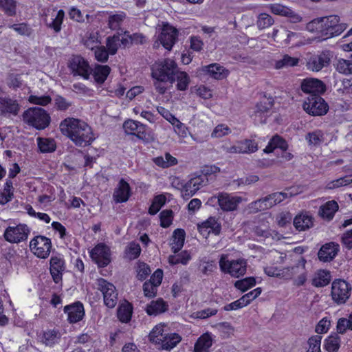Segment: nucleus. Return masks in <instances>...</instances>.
Here are the masks:
<instances>
[{"mask_svg": "<svg viewBox=\"0 0 352 352\" xmlns=\"http://www.w3.org/2000/svg\"><path fill=\"white\" fill-rule=\"evenodd\" d=\"M304 110L309 115L320 116L325 115L329 109V106L320 96H309L303 104Z\"/></svg>", "mask_w": 352, "mask_h": 352, "instance_id": "nucleus-8", "label": "nucleus"}, {"mask_svg": "<svg viewBox=\"0 0 352 352\" xmlns=\"http://www.w3.org/2000/svg\"><path fill=\"white\" fill-rule=\"evenodd\" d=\"M340 342L341 339L338 334H331L325 339L324 347L328 352H337Z\"/></svg>", "mask_w": 352, "mask_h": 352, "instance_id": "nucleus-40", "label": "nucleus"}, {"mask_svg": "<svg viewBox=\"0 0 352 352\" xmlns=\"http://www.w3.org/2000/svg\"><path fill=\"white\" fill-rule=\"evenodd\" d=\"M175 81H177L176 88L179 91H185L188 89L190 84V77L188 74L178 69L174 74Z\"/></svg>", "mask_w": 352, "mask_h": 352, "instance_id": "nucleus-38", "label": "nucleus"}, {"mask_svg": "<svg viewBox=\"0 0 352 352\" xmlns=\"http://www.w3.org/2000/svg\"><path fill=\"white\" fill-rule=\"evenodd\" d=\"M39 151L43 153H52L56 150V144L54 139L38 138L36 139Z\"/></svg>", "mask_w": 352, "mask_h": 352, "instance_id": "nucleus-39", "label": "nucleus"}, {"mask_svg": "<svg viewBox=\"0 0 352 352\" xmlns=\"http://www.w3.org/2000/svg\"><path fill=\"white\" fill-rule=\"evenodd\" d=\"M30 248L37 257L45 258L48 257L50 253L51 241L45 236H37L30 241Z\"/></svg>", "mask_w": 352, "mask_h": 352, "instance_id": "nucleus-11", "label": "nucleus"}, {"mask_svg": "<svg viewBox=\"0 0 352 352\" xmlns=\"http://www.w3.org/2000/svg\"><path fill=\"white\" fill-rule=\"evenodd\" d=\"M168 307L166 302L160 298L148 304L145 310L149 316H157L165 312L168 309Z\"/></svg>", "mask_w": 352, "mask_h": 352, "instance_id": "nucleus-28", "label": "nucleus"}, {"mask_svg": "<svg viewBox=\"0 0 352 352\" xmlns=\"http://www.w3.org/2000/svg\"><path fill=\"white\" fill-rule=\"evenodd\" d=\"M65 16V12L63 10H58L56 16L52 19V21L48 24L49 27L52 28L56 32H58L61 29V24Z\"/></svg>", "mask_w": 352, "mask_h": 352, "instance_id": "nucleus-60", "label": "nucleus"}, {"mask_svg": "<svg viewBox=\"0 0 352 352\" xmlns=\"http://www.w3.org/2000/svg\"><path fill=\"white\" fill-rule=\"evenodd\" d=\"M321 336H313L308 340L309 348L307 352H320Z\"/></svg>", "mask_w": 352, "mask_h": 352, "instance_id": "nucleus-57", "label": "nucleus"}, {"mask_svg": "<svg viewBox=\"0 0 352 352\" xmlns=\"http://www.w3.org/2000/svg\"><path fill=\"white\" fill-rule=\"evenodd\" d=\"M0 7L9 16L16 14V2L14 0H0Z\"/></svg>", "mask_w": 352, "mask_h": 352, "instance_id": "nucleus-59", "label": "nucleus"}, {"mask_svg": "<svg viewBox=\"0 0 352 352\" xmlns=\"http://www.w3.org/2000/svg\"><path fill=\"white\" fill-rule=\"evenodd\" d=\"M60 337L61 334L58 330H47L43 333L41 342L46 346H52L58 342Z\"/></svg>", "mask_w": 352, "mask_h": 352, "instance_id": "nucleus-34", "label": "nucleus"}, {"mask_svg": "<svg viewBox=\"0 0 352 352\" xmlns=\"http://www.w3.org/2000/svg\"><path fill=\"white\" fill-rule=\"evenodd\" d=\"M299 63V58L297 57H292L288 54H285L282 58L276 61L274 67L277 69L285 67H294Z\"/></svg>", "mask_w": 352, "mask_h": 352, "instance_id": "nucleus-42", "label": "nucleus"}, {"mask_svg": "<svg viewBox=\"0 0 352 352\" xmlns=\"http://www.w3.org/2000/svg\"><path fill=\"white\" fill-rule=\"evenodd\" d=\"M226 152L229 153H252L258 150V144L254 140L245 139L236 142L230 147H226Z\"/></svg>", "mask_w": 352, "mask_h": 352, "instance_id": "nucleus-21", "label": "nucleus"}, {"mask_svg": "<svg viewBox=\"0 0 352 352\" xmlns=\"http://www.w3.org/2000/svg\"><path fill=\"white\" fill-rule=\"evenodd\" d=\"M23 120L29 125L41 130L48 126L50 122V116L42 108L31 107L23 112Z\"/></svg>", "mask_w": 352, "mask_h": 352, "instance_id": "nucleus-4", "label": "nucleus"}, {"mask_svg": "<svg viewBox=\"0 0 352 352\" xmlns=\"http://www.w3.org/2000/svg\"><path fill=\"white\" fill-rule=\"evenodd\" d=\"M256 285V280L254 277H247L236 280L234 285L239 290L245 292L249 289L253 287Z\"/></svg>", "mask_w": 352, "mask_h": 352, "instance_id": "nucleus-48", "label": "nucleus"}, {"mask_svg": "<svg viewBox=\"0 0 352 352\" xmlns=\"http://www.w3.org/2000/svg\"><path fill=\"white\" fill-rule=\"evenodd\" d=\"M270 10L274 14L286 16H291L293 12L289 8L278 3L272 4L270 6Z\"/></svg>", "mask_w": 352, "mask_h": 352, "instance_id": "nucleus-54", "label": "nucleus"}, {"mask_svg": "<svg viewBox=\"0 0 352 352\" xmlns=\"http://www.w3.org/2000/svg\"><path fill=\"white\" fill-rule=\"evenodd\" d=\"M336 330L340 334L344 333L347 330L352 331V312L338 320Z\"/></svg>", "mask_w": 352, "mask_h": 352, "instance_id": "nucleus-44", "label": "nucleus"}, {"mask_svg": "<svg viewBox=\"0 0 352 352\" xmlns=\"http://www.w3.org/2000/svg\"><path fill=\"white\" fill-rule=\"evenodd\" d=\"M177 69V65L173 60L166 58L153 65L152 77L154 79L167 80L173 84L175 82L174 74Z\"/></svg>", "mask_w": 352, "mask_h": 352, "instance_id": "nucleus-5", "label": "nucleus"}, {"mask_svg": "<svg viewBox=\"0 0 352 352\" xmlns=\"http://www.w3.org/2000/svg\"><path fill=\"white\" fill-rule=\"evenodd\" d=\"M351 184H352V177L351 176H345L329 182L327 187L328 189H334Z\"/></svg>", "mask_w": 352, "mask_h": 352, "instance_id": "nucleus-55", "label": "nucleus"}, {"mask_svg": "<svg viewBox=\"0 0 352 352\" xmlns=\"http://www.w3.org/2000/svg\"><path fill=\"white\" fill-rule=\"evenodd\" d=\"M109 52L104 46H98L94 50L96 59L102 63L107 62L109 58Z\"/></svg>", "mask_w": 352, "mask_h": 352, "instance_id": "nucleus-63", "label": "nucleus"}, {"mask_svg": "<svg viewBox=\"0 0 352 352\" xmlns=\"http://www.w3.org/2000/svg\"><path fill=\"white\" fill-rule=\"evenodd\" d=\"M30 230L26 225L19 224L15 227H8L5 232L6 240L10 243H19L27 239Z\"/></svg>", "mask_w": 352, "mask_h": 352, "instance_id": "nucleus-15", "label": "nucleus"}, {"mask_svg": "<svg viewBox=\"0 0 352 352\" xmlns=\"http://www.w3.org/2000/svg\"><path fill=\"white\" fill-rule=\"evenodd\" d=\"M141 252L140 245L135 242H131L125 250L126 256L130 259H135L139 256Z\"/></svg>", "mask_w": 352, "mask_h": 352, "instance_id": "nucleus-52", "label": "nucleus"}, {"mask_svg": "<svg viewBox=\"0 0 352 352\" xmlns=\"http://www.w3.org/2000/svg\"><path fill=\"white\" fill-rule=\"evenodd\" d=\"M313 219L307 212L300 213L294 217L293 223L298 231H305L313 226Z\"/></svg>", "mask_w": 352, "mask_h": 352, "instance_id": "nucleus-26", "label": "nucleus"}, {"mask_svg": "<svg viewBox=\"0 0 352 352\" xmlns=\"http://www.w3.org/2000/svg\"><path fill=\"white\" fill-rule=\"evenodd\" d=\"M64 311L67 314V320L70 323L79 322L85 315L83 305L79 302L65 306Z\"/></svg>", "mask_w": 352, "mask_h": 352, "instance_id": "nucleus-23", "label": "nucleus"}, {"mask_svg": "<svg viewBox=\"0 0 352 352\" xmlns=\"http://www.w3.org/2000/svg\"><path fill=\"white\" fill-rule=\"evenodd\" d=\"M28 101L31 104L46 106L51 102L52 98L50 96L31 95L28 98Z\"/></svg>", "mask_w": 352, "mask_h": 352, "instance_id": "nucleus-61", "label": "nucleus"}, {"mask_svg": "<svg viewBox=\"0 0 352 352\" xmlns=\"http://www.w3.org/2000/svg\"><path fill=\"white\" fill-rule=\"evenodd\" d=\"M274 102L272 98H265L256 104L254 113L251 115L254 120L258 123H265L267 114L273 107Z\"/></svg>", "mask_w": 352, "mask_h": 352, "instance_id": "nucleus-20", "label": "nucleus"}, {"mask_svg": "<svg viewBox=\"0 0 352 352\" xmlns=\"http://www.w3.org/2000/svg\"><path fill=\"white\" fill-rule=\"evenodd\" d=\"M301 89L304 93L309 94L310 96H316L325 91L326 86L317 78H306L301 82Z\"/></svg>", "mask_w": 352, "mask_h": 352, "instance_id": "nucleus-19", "label": "nucleus"}, {"mask_svg": "<svg viewBox=\"0 0 352 352\" xmlns=\"http://www.w3.org/2000/svg\"><path fill=\"white\" fill-rule=\"evenodd\" d=\"M118 318L122 322H128L132 316V307L129 302H125L119 306L117 312Z\"/></svg>", "mask_w": 352, "mask_h": 352, "instance_id": "nucleus-43", "label": "nucleus"}, {"mask_svg": "<svg viewBox=\"0 0 352 352\" xmlns=\"http://www.w3.org/2000/svg\"><path fill=\"white\" fill-rule=\"evenodd\" d=\"M276 148H279L281 151H286L288 148L287 142L278 135H275L270 139L263 152L270 153Z\"/></svg>", "mask_w": 352, "mask_h": 352, "instance_id": "nucleus-32", "label": "nucleus"}, {"mask_svg": "<svg viewBox=\"0 0 352 352\" xmlns=\"http://www.w3.org/2000/svg\"><path fill=\"white\" fill-rule=\"evenodd\" d=\"M111 68L108 65H96L91 69L95 81L98 84H102L109 75Z\"/></svg>", "mask_w": 352, "mask_h": 352, "instance_id": "nucleus-33", "label": "nucleus"}, {"mask_svg": "<svg viewBox=\"0 0 352 352\" xmlns=\"http://www.w3.org/2000/svg\"><path fill=\"white\" fill-rule=\"evenodd\" d=\"M108 52L110 54H115L120 46L119 35H114L112 37H108L106 42Z\"/></svg>", "mask_w": 352, "mask_h": 352, "instance_id": "nucleus-56", "label": "nucleus"}, {"mask_svg": "<svg viewBox=\"0 0 352 352\" xmlns=\"http://www.w3.org/2000/svg\"><path fill=\"white\" fill-rule=\"evenodd\" d=\"M306 140L310 145H320L324 140V134L320 130H316L307 134Z\"/></svg>", "mask_w": 352, "mask_h": 352, "instance_id": "nucleus-50", "label": "nucleus"}, {"mask_svg": "<svg viewBox=\"0 0 352 352\" xmlns=\"http://www.w3.org/2000/svg\"><path fill=\"white\" fill-rule=\"evenodd\" d=\"M274 23L272 17L267 13H261L258 15L256 25L258 29L263 30L267 28Z\"/></svg>", "mask_w": 352, "mask_h": 352, "instance_id": "nucleus-53", "label": "nucleus"}, {"mask_svg": "<svg viewBox=\"0 0 352 352\" xmlns=\"http://www.w3.org/2000/svg\"><path fill=\"white\" fill-rule=\"evenodd\" d=\"M219 264L222 272L228 274L234 278L243 276L247 271L248 263L243 258L230 260L228 254H222Z\"/></svg>", "mask_w": 352, "mask_h": 352, "instance_id": "nucleus-3", "label": "nucleus"}, {"mask_svg": "<svg viewBox=\"0 0 352 352\" xmlns=\"http://www.w3.org/2000/svg\"><path fill=\"white\" fill-rule=\"evenodd\" d=\"M21 105L19 101L10 96H0V116L10 118L19 115Z\"/></svg>", "mask_w": 352, "mask_h": 352, "instance_id": "nucleus-13", "label": "nucleus"}, {"mask_svg": "<svg viewBox=\"0 0 352 352\" xmlns=\"http://www.w3.org/2000/svg\"><path fill=\"white\" fill-rule=\"evenodd\" d=\"M165 333L164 326L162 324H157L149 333V340L151 342L157 344L160 342V338H162Z\"/></svg>", "mask_w": 352, "mask_h": 352, "instance_id": "nucleus-58", "label": "nucleus"}, {"mask_svg": "<svg viewBox=\"0 0 352 352\" xmlns=\"http://www.w3.org/2000/svg\"><path fill=\"white\" fill-rule=\"evenodd\" d=\"M23 82L19 74L9 73L6 78V84L8 87L12 90H16L21 88L23 85Z\"/></svg>", "mask_w": 352, "mask_h": 352, "instance_id": "nucleus-49", "label": "nucleus"}, {"mask_svg": "<svg viewBox=\"0 0 352 352\" xmlns=\"http://www.w3.org/2000/svg\"><path fill=\"white\" fill-rule=\"evenodd\" d=\"M96 284L97 289L103 295L104 305L109 308H113L118 302V292L116 287L102 278L97 279Z\"/></svg>", "mask_w": 352, "mask_h": 352, "instance_id": "nucleus-7", "label": "nucleus"}, {"mask_svg": "<svg viewBox=\"0 0 352 352\" xmlns=\"http://www.w3.org/2000/svg\"><path fill=\"white\" fill-rule=\"evenodd\" d=\"M203 69L204 71L207 72L212 78L217 80L223 79L227 77L229 74L228 70L217 63L206 65Z\"/></svg>", "mask_w": 352, "mask_h": 352, "instance_id": "nucleus-31", "label": "nucleus"}, {"mask_svg": "<svg viewBox=\"0 0 352 352\" xmlns=\"http://www.w3.org/2000/svg\"><path fill=\"white\" fill-rule=\"evenodd\" d=\"M61 133L68 138L76 146H86L94 140L91 128L82 120L68 117L59 125Z\"/></svg>", "mask_w": 352, "mask_h": 352, "instance_id": "nucleus-1", "label": "nucleus"}, {"mask_svg": "<svg viewBox=\"0 0 352 352\" xmlns=\"http://www.w3.org/2000/svg\"><path fill=\"white\" fill-rule=\"evenodd\" d=\"M125 18L126 14L124 12H118L116 14L109 15L108 19L109 28L111 30L118 29Z\"/></svg>", "mask_w": 352, "mask_h": 352, "instance_id": "nucleus-45", "label": "nucleus"}, {"mask_svg": "<svg viewBox=\"0 0 352 352\" xmlns=\"http://www.w3.org/2000/svg\"><path fill=\"white\" fill-rule=\"evenodd\" d=\"M338 209V205L337 202L335 201H329L320 206L319 214L323 218L331 219L333 218Z\"/></svg>", "mask_w": 352, "mask_h": 352, "instance_id": "nucleus-36", "label": "nucleus"}, {"mask_svg": "<svg viewBox=\"0 0 352 352\" xmlns=\"http://www.w3.org/2000/svg\"><path fill=\"white\" fill-rule=\"evenodd\" d=\"M298 192L294 188H288L284 192H277L270 194V197L274 206L283 201L285 199L297 195Z\"/></svg>", "mask_w": 352, "mask_h": 352, "instance_id": "nucleus-41", "label": "nucleus"}, {"mask_svg": "<svg viewBox=\"0 0 352 352\" xmlns=\"http://www.w3.org/2000/svg\"><path fill=\"white\" fill-rule=\"evenodd\" d=\"M210 229L208 233L212 232L215 235H218L221 232V224L217 221L215 217H209L206 221L198 225L199 231L204 234Z\"/></svg>", "mask_w": 352, "mask_h": 352, "instance_id": "nucleus-29", "label": "nucleus"}, {"mask_svg": "<svg viewBox=\"0 0 352 352\" xmlns=\"http://www.w3.org/2000/svg\"><path fill=\"white\" fill-rule=\"evenodd\" d=\"M339 252V245L330 242L323 245L320 249L318 258L323 262H329L333 260Z\"/></svg>", "mask_w": 352, "mask_h": 352, "instance_id": "nucleus-24", "label": "nucleus"}, {"mask_svg": "<svg viewBox=\"0 0 352 352\" xmlns=\"http://www.w3.org/2000/svg\"><path fill=\"white\" fill-rule=\"evenodd\" d=\"M216 327L224 338H229L233 334L234 328L229 322H223L219 323L216 325Z\"/></svg>", "mask_w": 352, "mask_h": 352, "instance_id": "nucleus-62", "label": "nucleus"}, {"mask_svg": "<svg viewBox=\"0 0 352 352\" xmlns=\"http://www.w3.org/2000/svg\"><path fill=\"white\" fill-rule=\"evenodd\" d=\"M177 36L178 31L175 27L168 23H164L157 41L154 43V47H158L160 45H162L165 49L170 51L176 43Z\"/></svg>", "mask_w": 352, "mask_h": 352, "instance_id": "nucleus-6", "label": "nucleus"}, {"mask_svg": "<svg viewBox=\"0 0 352 352\" xmlns=\"http://www.w3.org/2000/svg\"><path fill=\"white\" fill-rule=\"evenodd\" d=\"M123 128L127 134L135 135L140 140L148 141L149 134L146 132V126L140 122L129 120L124 122Z\"/></svg>", "mask_w": 352, "mask_h": 352, "instance_id": "nucleus-18", "label": "nucleus"}, {"mask_svg": "<svg viewBox=\"0 0 352 352\" xmlns=\"http://www.w3.org/2000/svg\"><path fill=\"white\" fill-rule=\"evenodd\" d=\"M131 196V187L128 182L121 179L113 194V199L116 203H123L128 201Z\"/></svg>", "mask_w": 352, "mask_h": 352, "instance_id": "nucleus-22", "label": "nucleus"}, {"mask_svg": "<svg viewBox=\"0 0 352 352\" xmlns=\"http://www.w3.org/2000/svg\"><path fill=\"white\" fill-rule=\"evenodd\" d=\"M213 339L210 333L202 334L197 340L194 346V352H209L212 346Z\"/></svg>", "mask_w": 352, "mask_h": 352, "instance_id": "nucleus-30", "label": "nucleus"}, {"mask_svg": "<svg viewBox=\"0 0 352 352\" xmlns=\"http://www.w3.org/2000/svg\"><path fill=\"white\" fill-rule=\"evenodd\" d=\"M331 326V320L329 318L324 317L321 319L316 326V332L318 334L327 333Z\"/></svg>", "mask_w": 352, "mask_h": 352, "instance_id": "nucleus-64", "label": "nucleus"}, {"mask_svg": "<svg viewBox=\"0 0 352 352\" xmlns=\"http://www.w3.org/2000/svg\"><path fill=\"white\" fill-rule=\"evenodd\" d=\"M185 232L182 229H177L174 231L171 242V249L174 253L179 252L184 246Z\"/></svg>", "mask_w": 352, "mask_h": 352, "instance_id": "nucleus-35", "label": "nucleus"}, {"mask_svg": "<svg viewBox=\"0 0 352 352\" xmlns=\"http://www.w3.org/2000/svg\"><path fill=\"white\" fill-rule=\"evenodd\" d=\"M210 201H217L219 207L223 211L230 212L237 209L238 206L243 201L241 197L234 196L227 192H219L217 196L212 197Z\"/></svg>", "mask_w": 352, "mask_h": 352, "instance_id": "nucleus-9", "label": "nucleus"}, {"mask_svg": "<svg viewBox=\"0 0 352 352\" xmlns=\"http://www.w3.org/2000/svg\"><path fill=\"white\" fill-rule=\"evenodd\" d=\"M166 198L164 195L155 196L153 199L152 204L149 207V214L153 215L157 214L160 208L165 204Z\"/></svg>", "mask_w": 352, "mask_h": 352, "instance_id": "nucleus-51", "label": "nucleus"}, {"mask_svg": "<svg viewBox=\"0 0 352 352\" xmlns=\"http://www.w3.org/2000/svg\"><path fill=\"white\" fill-rule=\"evenodd\" d=\"M331 280V275L329 271L320 270H318L312 280V285L320 287L327 285Z\"/></svg>", "mask_w": 352, "mask_h": 352, "instance_id": "nucleus-37", "label": "nucleus"}, {"mask_svg": "<svg viewBox=\"0 0 352 352\" xmlns=\"http://www.w3.org/2000/svg\"><path fill=\"white\" fill-rule=\"evenodd\" d=\"M182 340V337L176 333H167L160 338L157 343L161 347L167 351H170L177 346Z\"/></svg>", "mask_w": 352, "mask_h": 352, "instance_id": "nucleus-27", "label": "nucleus"}, {"mask_svg": "<svg viewBox=\"0 0 352 352\" xmlns=\"http://www.w3.org/2000/svg\"><path fill=\"white\" fill-rule=\"evenodd\" d=\"M206 177L205 175L198 176L190 179L182 186L181 194L184 199H188L192 197L197 191L206 185Z\"/></svg>", "mask_w": 352, "mask_h": 352, "instance_id": "nucleus-16", "label": "nucleus"}, {"mask_svg": "<svg viewBox=\"0 0 352 352\" xmlns=\"http://www.w3.org/2000/svg\"><path fill=\"white\" fill-rule=\"evenodd\" d=\"M351 287L347 282L343 280H334L331 285L332 299L337 304H343L350 296Z\"/></svg>", "mask_w": 352, "mask_h": 352, "instance_id": "nucleus-12", "label": "nucleus"}, {"mask_svg": "<svg viewBox=\"0 0 352 352\" xmlns=\"http://www.w3.org/2000/svg\"><path fill=\"white\" fill-rule=\"evenodd\" d=\"M69 67L74 76H80L86 80L89 79L91 74L89 63L80 56H74L69 62Z\"/></svg>", "mask_w": 352, "mask_h": 352, "instance_id": "nucleus-14", "label": "nucleus"}, {"mask_svg": "<svg viewBox=\"0 0 352 352\" xmlns=\"http://www.w3.org/2000/svg\"><path fill=\"white\" fill-rule=\"evenodd\" d=\"M90 254L99 267L107 266L111 262L110 250L105 244H98L91 250Z\"/></svg>", "mask_w": 352, "mask_h": 352, "instance_id": "nucleus-17", "label": "nucleus"}, {"mask_svg": "<svg viewBox=\"0 0 352 352\" xmlns=\"http://www.w3.org/2000/svg\"><path fill=\"white\" fill-rule=\"evenodd\" d=\"M307 29L320 34L323 40H327L340 35L346 29V25L340 23L339 16L331 15L312 20L307 23Z\"/></svg>", "mask_w": 352, "mask_h": 352, "instance_id": "nucleus-2", "label": "nucleus"}, {"mask_svg": "<svg viewBox=\"0 0 352 352\" xmlns=\"http://www.w3.org/2000/svg\"><path fill=\"white\" fill-rule=\"evenodd\" d=\"M336 70L342 74H352V60L340 58L335 64Z\"/></svg>", "mask_w": 352, "mask_h": 352, "instance_id": "nucleus-46", "label": "nucleus"}, {"mask_svg": "<svg viewBox=\"0 0 352 352\" xmlns=\"http://www.w3.org/2000/svg\"><path fill=\"white\" fill-rule=\"evenodd\" d=\"M333 53L329 50H324L311 56L307 63V67L313 72H319L330 65Z\"/></svg>", "mask_w": 352, "mask_h": 352, "instance_id": "nucleus-10", "label": "nucleus"}, {"mask_svg": "<svg viewBox=\"0 0 352 352\" xmlns=\"http://www.w3.org/2000/svg\"><path fill=\"white\" fill-rule=\"evenodd\" d=\"M306 261L304 258H301L299 260L298 264L295 267H292V270H301V274L298 276V278L295 280V285L297 286H301L305 284L307 280V274L305 272V266ZM300 270H298L294 272H300Z\"/></svg>", "mask_w": 352, "mask_h": 352, "instance_id": "nucleus-47", "label": "nucleus"}, {"mask_svg": "<svg viewBox=\"0 0 352 352\" xmlns=\"http://www.w3.org/2000/svg\"><path fill=\"white\" fill-rule=\"evenodd\" d=\"M64 270V261L62 258L57 256L50 258V273L55 283H58L62 280Z\"/></svg>", "mask_w": 352, "mask_h": 352, "instance_id": "nucleus-25", "label": "nucleus"}]
</instances>
